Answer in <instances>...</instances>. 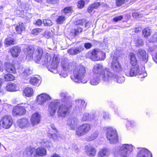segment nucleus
<instances>
[{"label":"nucleus","instance_id":"f8f14e48","mask_svg":"<svg viewBox=\"0 0 157 157\" xmlns=\"http://www.w3.org/2000/svg\"><path fill=\"white\" fill-rule=\"evenodd\" d=\"M25 112L26 110L25 107L19 105L14 107L12 114L13 116H21L24 115Z\"/></svg>","mask_w":157,"mask_h":157},{"label":"nucleus","instance_id":"4c0bfd02","mask_svg":"<svg viewBox=\"0 0 157 157\" xmlns=\"http://www.w3.org/2000/svg\"><path fill=\"white\" fill-rule=\"evenodd\" d=\"M59 95L63 101H66L65 102L70 101H69L70 97L67 95L66 93L62 92Z\"/></svg>","mask_w":157,"mask_h":157},{"label":"nucleus","instance_id":"412c9836","mask_svg":"<svg viewBox=\"0 0 157 157\" xmlns=\"http://www.w3.org/2000/svg\"><path fill=\"white\" fill-rule=\"evenodd\" d=\"M103 67L101 64H96L95 65L93 69V71L95 75L100 76Z\"/></svg>","mask_w":157,"mask_h":157},{"label":"nucleus","instance_id":"de8ad7c7","mask_svg":"<svg viewBox=\"0 0 157 157\" xmlns=\"http://www.w3.org/2000/svg\"><path fill=\"white\" fill-rule=\"evenodd\" d=\"M17 87L15 83L10 82V92H14L17 90Z\"/></svg>","mask_w":157,"mask_h":157},{"label":"nucleus","instance_id":"cd10ccee","mask_svg":"<svg viewBox=\"0 0 157 157\" xmlns=\"http://www.w3.org/2000/svg\"><path fill=\"white\" fill-rule=\"evenodd\" d=\"M5 69L8 73L4 75V78L6 81H9L10 80V63H6L5 64Z\"/></svg>","mask_w":157,"mask_h":157},{"label":"nucleus","instance_id":"aec40b11","mask_svg":"<svg viewBox=\"0 0 157 157\" xmlns=\"http://www.w3.org/2000/svg\"><path fill=\"white\" fill-rule=\"evenodd\" d=\"M85 150L86 154L89 156H94L96 154V149L91 146H86L85 147Z\"/></svg>","mask_w":157,"mask_h":157},{"label":"nucleus","instance_id":"a878e982","mask_svg":"<svg viewBox=\"0 0 157 157\" xmlns=\"http://www.w3.org/2000/svg\"><path fill=\"white\" fill-rule=\"evenodd\" d=\"M76 109L77 110H80L81 109H84L86 107V104L85 101L79 99L76 101Z\"/></svg>","mask_w":157,"mask_h":157},{"label":"nucleus","instance_id":"69168bd1","mask_svg":"<svg viewBox=\"0 0 157 157\" xmlns=\"http://www.w3.org/2000/svg\"><path fill=\"white\" fill-rule=\"evenodd\" d=\"M36 24L38 26L41 25L42 24V21L40 19L38 20L36 22Z\"/></svg>","mask_w":157,"mask_h":157},{"label":"nucleus","instance_id":"0e129e2a","mask_svg":"<svg viewBox=\"0 0 157 157\" xmlns=\"http://www.w3.org/2000/svg\"><path fill=\"white\" fill-rule=\"evenodd\" d=\"M94 9V8L93 7V6L91 5V6H89L87 10H88V12L89 13H91L92 12V11Z\"/></svg>","mask_w":157,"mask_h":157},{"label":"nucleus","instance_id":"5701e85b","mask_svg":"<svg viewBox=\"0 0 157 157\" xmlns=\"http://www.w3.org/2000/svg\"><path fill=\"white\" fill-rule=\"evenodd\" d=\"M78 119L77 118H73L71 120H69L67 121V124L71 130L76 128L78 124Z\"/></svg>","mask_w":157,"mask_h":157},{"label":"nucleus","instance_id":"49530a36","mask_svg":"<svg viewBox=\"0 0 157 157\" xmlns=\"http://www.w3.org/2000/svg\"><path fill=\"white\" fill-rule=\"evenodd\" d=\"M43 23L44 25L46 26H50L52 24V21L48 19H44L43 21Z\"/></svg>","mask_w":157,"mask_h":157},{"label":"nucleus","instance_id":"bf43d9fd","mask_svg":"<svg viewBox=\"0 0 157 157\" xmlns=\"http://www.w3.org/2000/svg\"><path fill=\"white\" fill-rule=\"evenodd\" d=\"M92 5L94 9H97L100 6V4L99 2H96L92 4Z\"/></svg>","mask_w":157,"mask_h":157},{"label":"nucleus","instance_id":"2f4dec72","mask_svg":"<svg viewBox=\"0 0 157 157\" xmlns=\"http://www.w3.org/2000/svg\"><path fill=\"white\" fill-rule=\"evenodd\" d=\"M25 29L24 25L22 22L19 23L15 27L16 31L19 34H20Z\"/></svg>","mask_w":157,"mask_h":157},{"label":"nucleus","instance_id":"58836bf2","mask_svg":"<svg viewBox=\"0 0 157 157\" xmlns=\"http://www.w3.org/2000/svg\"><path fill=\"white\" fill-rule=\"evenodd\" d=\"M143 34L145 37L149 36L150 35V30L148 28L144 29L142 31Z\"/></svg>","mask_w":157,"mask_h":157},{"label":"nucleus","instance_id":"f3484780","mask_svg":"<svg viewBox=\"0 0 157 157\" xmlns=\"http://www.w3.org/2000/svg\"><path fill=\"white\" fill-rule=\"evenodd\" d=\"M137 157H152V154L147 149L142 148L138 153Z\"/></svg>","mask_w":157,"mask_h":157},{"label":"nucleus","instance_id":"774afa93","mask_svg":"<svg viewBox=\"0 0 157 157\" xmlns=\"http://www.w3.org/2000/svg\"><path fill=\"white\" fill-rule=\"evenodd\" d=\"M51 128L55 132H57V130L55 127V126L53 124H51Z\"/></svg>","mask_w":157,"mask_h":157},{"label":"nucleus","instance_id":"680f3d73","mask_svg":"<svg viewBox=\"0 0 157 157\" xmlns=\"http://www.w3.org/2000/svg\"><path fill=\"white\" fill-rule=\"evenodd\" d=\"M58 0H47L48 3L51 4H55L57 3Z\"/></svg>","mask_w":157,"mask_h":157},{"label":"nucleus","instance_id":"39448f33","mask_svg":"<svg viewBox=\"0 0 157 157\" xmlns=\"http://www.w3.org/2000/svg\"><path fill=\"white\" fill-rule=\"evenodd\" d=\"M104 128L107 130L106 136L110 143L113 144L116 143L118 140V135L116 130L111 127H105Z\"/></svg>","mask_w":157,"mask_h":157},{"label":"nucleus","instance_id":"2eb2a0df","mask_svg":"<svg viewBox=\"0 0 157 157\" xmlns=\"http://www.w3.org/2000/svg\"><path fill=\"white\" fill-rule=\"evenodd\" d=\"M84 50V48L83 45H80L78 46L70 49L67 50V52L71 55H76Z\"/></svg>","mask_w":157,"mask_h":157},{"label":"nucleus","instance_id":"338daca9","mask_svg":"<svg viewBox=\"0 0 157 157\" xmlns=\"http://www.w3.org/2000/svg\"><path fill=\"white\" fill-rule=\"evenodd\" d=\"M132 16L134 17H139V14L138 13H133L132 14Z\"/></svg>","mask_w":157,"mask_h":157},{"label":"nucleus","instance_id":"423d86ee","mask_svg":"<svg viewBox=\"0 0 157 157\" xmlns=\"http://www.w3.org/2000/svg\"><path fill=\"white\" fill-rule=\"evenodd\" d=\"M125 74L128 76H134L139 75H142L140 78L145 77L147 75V74L146 73H142L140 70L138 65L136 66H132L130 70L127 71L125 72Z\"/></svg>","mask_w":157,"mask_h":157},{"label":"nucleus","instance_id":"052dcab7","mask_svg":"<svg viewBox=\"0 0 157 157\" xmlns=\"http://www.w3.org/2000/svg\"><path fill=\"white\" fill-rule=\"evenodd\" d=\"M5 44L6 47H8L10 45V38H7L5 39L4 42Z\"/></svg>","mask_w":157,"mask_h":157},{"label":"nucleus","instance_id":"7ed1b4c3","mask_svg":"<svg viewBox=\"0 0 157 157\" xmlns=\"http://www.w3.org/2000/svg\"><path fill=\"white\" fill-rule=\"evenodd\" d=\"M132 146V144H122L117 151V155L120 157H127L133 150Z\"/></svg>","mask_w":157,"mask_h":157},{"label":"nucleus","instance_id":"09e8293b","mask_svg":"<svg viewBox=\"0 0 157 157\" xmlns=\"http://www.w3.org/2000/svg\"><path fill=\"white\" fill-rule=\"evenodd\" d=\"M98 132H93L90 137L89 140L90 141L95 140L98 136Z\"/></svg>","mask_w":157,"mask_h":157},{"label":"nucleus","instance_id":"393cba45","mask_svg":"<svg viewBox=\"0 0 157 157\" xmlns=\"http://www.w3.org/2000/svg\"><path fill=\"white\" fill-rule=\"evenodd\" d=\"M35 149L33 147H28L23 151V154L25 157H30L32 154L33 155Z\"/></svg>","mask_w":157,"mask_h":157},{"label":"nucleus","instance_id":"c85d7f7f","mask_svg":"<svg viewBox=\"0 0 157 157\" xmlns=\"http://www.w3.org/2000/svg\"><path fill=\"white\" fill-rule=\"evenodd\" d=\"M130 63L132 66H136L137 64V60L136 59L135 55L133 53H130L129 54Z\"/></svg>","mask_w":157,"mask_h":157},{"label":"nucleus","instance_id":"9d476101","mask_svg":"<svg viewBox=\"0 0 157 157\" xmlns=\"http://www.w3.org/2000/svg\"><path fill=\"white\" fill-rule=\"evenodd\" d=\"M111 67L114 72L119 73L122 70V68L116 57H114L111 63Z\"/></svg>","mask_w":157,"mask_h":157},{"label":"nucleus","instance_id":"603ef678","mask_svg":"<svg viewBox=\"0 0 157 157\" xmlns=\"http://www.w3.org/2000/svg\"><path fill=\"white\" fill-rule=\"evenodd\" d=\"M85 2L84 0H81L78 2V6L79 8H82L84 6Z\"/></svg>","mask_w":157,"mask_h":157},{"label":"nucleus","instance_id":"473e14b6","mask_svg":"<svg viewBox=\"0 0 157 157\" xmlns=\"http://www.w3.org/2000/svg\"><path fill=\"white\" fill-rule=\"evenodd\" d=\"M91 79L90 83L92 85H96L100 82V77L99 76L95 75Z\"/></svg>","mask_w":157,"mask_h":157},{"label":"nucleus","instance_id":"0eeeda50","mask_svg":"<svg viewBox=\"0 0 157 157\" xmlns=\"http://www.w3.org/2000/svg\"><path fill=\"white\" fill-rule=\"evenodd\" d=\"M90 53V58L93 61L103 60L105 57V53L98 48L94 49Z\"/></svg>","mask_w":157,"mask_h":157},{"label":"nucleus","instance_id":"1a4fd4ad","mask_svg":"<svg viewBox=\"0 0 157 157\" xmlns=\"http://www.w3.org/2000/svg\"><path fill=\"white\" fill-rule=\"evenodd\" d=\"M99 76L101 77L103 81L106 82L111 81L113 77V74L110 70L107 68H104L102 70Z\"/></svg>","mask_w":157,"mask_h":157},{"label":"nucleus","instance_id":"4468645a","mask_svg":"<svg viewBox=\"0 0 157 157\" xmlns=\"http://www.w3.org/2000/svg\"><path fill=\"white\" fill-rule=\"evenodd\" d=\"M10 117L9 116L5 115L4 116L0 122V124L3 128L5 129L10 128Z\"/></svg>","mask_w":157,"mask_h":157},{"label":"nucleus","instance_id":"4d7b16f0","mask_svg":"<svg viewBox=\"0 0 157 157\" xmlns=\"http://www.w3.org/2000/svg\"><path fill=\"white\" fill-rule=\"evenodd\" d=\"M84 46L86 49H89L92 47V45L89 43H86L84 44Z\"/></svg>","mask_w":157,"mask_h":157},{"label":"nucleus","instance_id":"e2e57ef3","mask_svg":"<svg viewBox=\"0 0 157 157\" xmlns=\"http://www.w3.org/2000/svg\"><path fill=\"white\" fill-rule=\"evenodd\" d=\"M17 43V41L15 39L13 38L10 39V45H14Z\"/></svg>","mask_w":157,"mask_h":157},{"label":"nucleus","instance_id":"a19ab883","mask_svg":"<svg viewBox=\"0 0 157 157\" xmlns=\"http://www.w3.org/2000/svg\"><path fill=\"white\" fill-rule=\"evenodd\" d=\"M72 10V8L71 7H66L62 11V13L65 14H68L71 13Z\"/></svg>","mask_w":157,"mask_h":157},{"label":"nucleus","instance_id":"ea45409f","mask_svg":"<svg viewBox=\"0 0 157 157\" xmlns=\"http://www.w3.org/2000/svg\"><path fill=\"white\" fill-rule=\"evenodd\" d=\"M66 19V17L65 16L62 15L59 16L56 19V21L57 23L59 24H62L63 21Z\"/></svg>","mask_w":157,"mask_h":157},{"label":"nucleus","instance_id":"6ab92c4d","mask_svg":"<svg viewBox=\"0 0 157 157\" xmlns=\"http://www.w3.org/2000/svg\"><path fill=\"white\" fill-rule=\"evenodd\" d=\"M17 124L21 128H24L29 126L30 123L27 118L20 119L17 120Z\"/></svg>","mask_w":157,"mask_h":157},{"label":"nucleus","instance_id":"a18cd8bd","mask_svg":"<svg viewBox=\"0 0 157 157\" xmlns=\"http://www.w3.org/2000/svg\"><path fill=\"white\" fill-rule=\"evenodd\" d=\"M42 31V29L40 28L34 29L32 31L31 33L34 35H37Z\"/></svg>","mask_w":157,"mask_h":157},{"label":"nucleus","instance_id":"6e6552de","mask_svg":"<svg viewBox=\"0 0 157 157\" xmlns=\"http://www.w3.org/2000/svg\"><path fill=\"white\" fill-rule=\"evenodd\" d=\"M90 129V126L88 123H85L78 127L76 131V134L78 136L84 135Z\"/></svg>","mask_w":157,"mask_h":157},{"label":"nucleus","instance_id":"37998d69","mask_svg":"<svg viewBox=\"0 0 157 157\" xmlns=\"http://www.w3.org/2000/svg\"><path fill=\"white\" fill-rule=\"evenodd\" d=\"M135 43L136 46H140L143 45V42L141 39L139 38L135 40Z\"/></svg>","mask_w":157,"mask_h":157},{"label":"nucleus","instance_id":"8fccbe9b","mask_svg":"<svg viewBox=\"0 0 157 157\" xmlns=\"http://www.w3.org/2000/svg\"><path fill=\"white\" fill-rule=\"evenodd\" d=\"M128 0H116V4L117 6H120L124 3L125 2H127Z\"/></svg>","mask_w":157,"mask_h":157},{"label":"nucleus","instance_id":"f03ea898","mask_svg":"<svg viewBox=\"0 0 157 157\" xmlns=\"http://www.w3.org/2000/svg\"><path fill=\"white\" fill-rule=\"evenodd\" d=\"M86 72V68L84 66L79 65L74 70L73 74L71 76V78L76 83H86L87 82V80H83Z\"/></svg>","mask_w":157,"mask_h":157},{"label":"nucleus","instance_id":"3c124183","mask_svg":"<svg viewBox=\"0 0 157 157\" xmlns=\"http://www.w3.org/2000/svg\"><path fill=\"white\" fill-rule=\"evenodd\" d=\"M23 74L27 75H29L32 73V71L29 68H26L24 70Z\"/></svg>","mask_w":157,"mask_h":157},{"label":"nucleus","instance_id":"20e7f679","mask_svg":"<svg viewBox=\"0 0 157 157\" xmlns=\"http://www.w3.org/2000/svg\"><path fill=\"white\" fill-rule=\"evenodd\" d=\"M71 106L72 103L71 101L65 102L60 105L58 109V116L62 117H65L69 113Z\"/></svg>","mask_w":157,"mask_h":157},{"label":"nucleus","instance_id":"4be33fe9","mask_svg":"<svg viewBox=\"0 0 157 157\" xmlns=\"http://www.w3.org/2000/svg\"><path fill=\"white\" fill-rule=\"evenodd\" d=\"M40 115L38 113H35L32 116L31 122L33 125L39 124L40 121Z\"/></svg>","mask_w":157,"mask_h":157},{"label":"nucleus","instance_id":"c03bdc74","mask_svg":"<svg viewBox=\"0 0 157 157\" xmlns=\"http://www.w3.org/2000/svg\"><path fill=\"white\" fill-rule=\"evenodd\" d=\"M115 79V81L119 83H122L124 82L125 80V78L124 77L117 76Z\"/></svg>","mask_w":157,"mask_h":157},{"label":"nucleus","instance_id":"f257e3e1","mask_svg":"<svg viewBox=\"0 0 157 157\" xmlns=\"http://www.w3.org/2000/svg\"><path fill=\"white\" fill-rule=\"evenodd\" d=\"M43 53V50L40 47L35 49L33 47L29 46L27 49V57L29 59H33L36 63L40 61L42 65L47 66L49 71L54 74L57 73V63L53 62L50 54L46 53L42 57Z\"/></svg>","mask_w":157,"mask_h":157},{"label":"nucleus","instance_id":"f704fd0d","mask_svg":"<svg viewBox=\"0 0 157 157\" xmlns=\"http://www.w3.org/2000/svg\"><path fill=\"white\" fill-rule=\"evenodd\" d=\"M71 63H69L68 60H66L65 61H63L62 63V65L64 71H66L68 69H70L71 68Z\"/></svg>","mask_w":157,"mask_h":157},{"label":"nucleus","instance_id":"5fc2aeb1","mask_svg":"<svg viewBox=\"0 0 157 157\" xmlns=\"http://www.w3.org/2000/svg\"><path fill=\"white\" fill-rule=\"evenodd\" d=\"M157 40V33H155L151 38V41L152 42L156 41Z\"/></svg>","mask_w":157,"mask_h":157},{"label":"nucleus","instance_id":"7c9ffc66","mask_svg":"<svg viewBox=\"0 0 157 157\" xmlns=\"http://www.w3.org/2000/svg\"><path fill=\"white\" fill-rule=\"evenodd\" d=\"M21 50L19 47L17 46H15L12 48V50H10V52L13 57H17L18 56V53Z\"/></svg>","mask_w":157,"mask_h":157},{"label":"nucleus","instance_id":"13d9d810","mask_svg":"<svg viewBox=\"0 0 157 157\" xmlns=\"http://www.w3.org/2000/svg\"><path fill=\"white\" fill-rule=\"evenodd\" d=\"M123 17L122 16H119L114 17L113 19V21L116 22H117L118 21L121 20L123 18Z\"/></svg>","mask_w":157,"mask_h":157},{"label":"nucleus","instance_id":"6e6d98bb","mask_svg":"<svg viewBox=\"0 0 157 157\" xmlns=\"http://www.w3.org/2000/svg\"><path fill=\"white\" fill-rule=\"evenodd\" d=\"M10 73L15 74L16 72L15 67L13 65H10Z\"/></svg>","mask_w":157,"mask_h":157},{"label":"nucleus","instance_id":"e433bc0d","mask_svg":"<svg viewBox=\"0 0 157 157\" xmlns=\"http://www.w3.org/2000/svg\"><path fill=\"white\" fill-rule=\"evenodd\" d=\"M29 82L30 84L33 85H37L38 86L41 83V81L36 77H33L30 78Z\"/></svg>","mask_w":157,"mask_h":157},{"label":"nucleus","instance_id":"bb28decb","mask_svg":"<svg viewBox=\"0 0 157 157\" xmlns=\"http://www.w3.org/2000/svg\"><path fill=\"white\" fill-rule=\"evenodd\" d=\"M33 89L29 87L26 88L24 90L23 95L26 97H30L33 94Z\"/></svg>","mask_w":157,"mask_h":157},{"label":"nucleus","instance_id":"c756f323","mask_svg":"<svg viewBox=\"0 0 157 157\" xmlns=\"http://www.w3.org/2000/svg\"><path fill=\"white\" fill-rule=\"evenodd\" d=\"M109 151L108 149L104 148L101 149L98 154L99 157H107L109 155Z\"/></svg>","mask_w":157,"mask_h":157},{"label":"nucleus","instance_id":"b1692460","mask_svg":"<svg viewBox=\"0 0 157 157\" xmlns=\"http://www.w3.org/2000/svg\"><path fill=\"white\" fill-rule=\"evenodd\" d=\"M137 55L140 59L145 63L147 61V56L146 55V51L143 49H139L137 51Z\"/></svg>","mask_w":157,"mask_h":157},{"label":"nucleus","instance_id":"9b49d317","mask_svg":"<svg viewBox=\"0 0 157 157\" xmlns=\"http://www.w3.org/2000/svg\"><path fill=\"white\" fill-rule=\"evenodd\" d=\"M36 102L38 104L42 105L46 101L52 99L51 97L48 94L42 93L38 95L36 98Z\"/></svg>","mask_w":157,"mask_h":157},{"label":"nucleus","instance_id":"79ce46f5","mask_svg":"<svg viewBox=\"0 0 157 157\" xmlns=\"http://www.w3.org/2000/svg\"><path fill=\"white\" fill-rule=\"evenodd\" d=\"M48 136L49 137L50 136L54 140H59V136L56 133L52 134L49 133H48Z\"/></svg>","mask_w":157,"mask_h":157},{"label":"nucleus","instance_id":"864d4df0","mask_svg":"<svg viewBox=\"0 0 157 157\" xmlns=\"http://www.w3.org/2000/svg\"><path fill=\"white\" fill-rule=\"evenodd\" d=\"M86 20L85 19L78 20L75 22L76 25H82L86 22Z\"/></svg>","mask_w":157,"mask_h":157},{"label":"nucleus","instance_id":"dca6fc26","mask_svg":"<svg viewBox=\"0 0 157 157\" xmlns=\"http://www.w3.org/2000/svg\"><path fill=\"white\" fill-rule=\"evenodd\" d=\"M82 120L83 121H93L94 122L95 121H96L98 120L97 116L96 117L95 114L92 115L89 114L87 113H84L81 118Z\"/></svg>","mask_w":157,"mask_h":157},{"label":"nucleus","instance_id":"a211bd4d","mask_svg":"<svg viewBox=\"0 0 157 157\" xmlns=\"http://www.w3.org/2000/svg\"><path fill=\"white\" fill-rule=\"evenodd\" d=\"M47 153L46 149L43 147H40L35 150V152L33 154L34 157L38 156H43L45 155Z\"/></svg>","mask_w":157,"mask_h":157},{"label":"nucleus","instance_id":"ddd939ff","mask_svg":"<svg viewBox=\"0 0 157 157\" xmlns=\"http://www.w3.org/2000/svg\"><path fill=\"white\" fill-rule=\"evenodd\" d=\"M59 105V102L56 101L50 103L48 109V112L50 116H53L55 115L56 110Z\"/></svg>","mask_w":157,"mask_h":157},{"label":"nucleus","instance_id":"72a5a7b5","mask_svg":"<svg viewBox=\"0 0 157 157\" xmlns=\"http://www.w3.org/2000/svg\"><path fill=\"white\" fill-rule=\"evenodd\" d=\"M82 31V29L80 27H78L76 29H72L71 31V35L72 36H75L78 35Z\"/></svg>","mask_w":157,"mask_h":157},{"label":"nucleus","instance_id":"c9c22d12","mask_svg":"<svg viewBox=\"0 0 157 157\" xmlns=\"http://www.w3.org/2000/svg\"><path fill=\"white\" fill-rule=\"evenodd\" d=\"M40 143L42 145L47 148L52 146V144L51 142L46 139L42 140Z\"/></svg>","mask_w":157,"mask_h":157}]
</instances>
